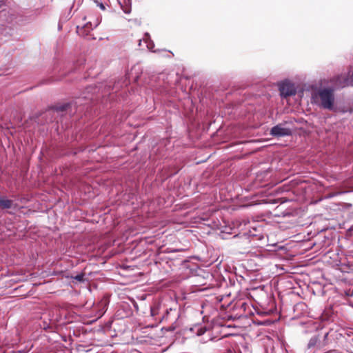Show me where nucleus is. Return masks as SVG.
I'll return each mask as SVG.
<instances>
[{
  "mask_svg": "<svg viewBox=\"0 0 353 353\" xmlns=\"http://www.w3.org/2000/svg\"><path fill=\"white\" fill-rule=\"evenodd\" d=\"M13 205V201L6 197L0 196V208L2 209H10Z\"/></svg>",
  "mask_w": 353,
  "mask_h": 353,
  "instance_id": "nucleus-6",
  "label": "nucleus"
},
{
  "mask_svg": "<svg viewBox=\"0 0 353 353\" xmlns=\"http://www.w3.org/2000/svg\"><path fill=\"white\" fill-rule=\"evenodd\" d=\"M328 333L325 332L323 334H317L312 336L308 342L307 348H316L320 349L324 347L326 345V339L327 337Z\"/></svg>",
  "mask_w": 353,
  "mask_h": 353,
  "instance_id": "nucleus-3",
  "label": "nucleus"
},
{
  "mask_svg": "<svg viewBox=\"0 0 353 353\" xmlns=\"http://www.w3.org/2000/svg\"><path fill=\"white\" fill-rule=\"evenodd\" d=\"M281 95L283 97L294 95L296 92L295 85L288 79L279 83Z\"/></svg>",
  "mask_w": 353,
  "mask_h": 353,
  "instance_id": "nucleus-2",
  "label": "nucleus"
},
{
  "mask_svg": "<svg viewBox=\"0 0 353 353\" xmlns=\"http://www.w3.org/2000/svg\"><path fill=\"white\" fill-rule=\"evenodd\" d=\"M312 100L322 108L332 110L334 101V90L330 88L321 89L312 94Z\"/></svg>",
  "mask_w": 353,
  "mask_h": 353,
  "instance_id": "nucleus-1",
  "label": "nucleus"
},
{
  "mask_svg": "<svg viewBox=\"0 0 353 353\" xmlns=\"http://www.w3.org/2000/svg\"><path fill=\"white\" fill-rule=\"evenodd\" d=\"M97 6L100 8L101 10H105V7L103 3L99 2L98 0H93Z\"/></svg>",
  "mask_w": 353,
  "mask_h": 353,
  "instance_id": "nucleus-8",
  "label": "nucleus"
},
{
  "mask_svg": "<svg viewBox=\"0 0 353 353\" xmlns=\"http://www.w3.org/2000/svg\"><path fill=\"white\" fill-rule=\"evenodd\" d=\"M291 134L290 128H285L282 124H279L271 129V134L274 137H284Z\"/></svg>",
  "mask_w": 353,
  "mask_h": 353,
  "instance_id": "nucleus-5",
  "label": "nucleus"
},
{
  "mask_svg": "<svg viewBox=\"0 0 353 353\" xmlns=\"http://www.w3.org/2000/svg\"><path fill=\"white\" fill-rule=\"evenodd\" d=\"M100 22H101V18L97 17L94 20L93 22L88 21L85 24L82 26L81 27L78 26L77 27V33L80 35H84L85 32H89L90 30H93L94 28H95L96 27H97L99 26Z\"/></svg>",
  "mask_w": 353,
  "mask_h": 353,
  "instance_id": "nucleus-4",
  "label": "nucleus"
},
{
  "mask_svg": "<svg viewBox=\"0 0 353 353\" xmlns=\"http://www.w3.org/2000/svg\"><path fill=\"white\" fill-rule=\"evenodd\" d=\"M143 41L145 43L147 48L150 50H153L154 47V42L151 40L150 36L148 33H145Z\"/></svg>",
  "mask_w": 353,
  "mask_h": 353,
  "instance_id": "nucleus-7",
  "label": "nucleus"
},
{
  "mask_svg": "<svg viewBox=\"0 0 353 353\" xmlns=\"http://www.w3.org/2000/svg\"><path fill=\"white\" fill-rule=\"evenodd\" d=\"M205 332V330L203 328H200L198 332V335H201Z\"/></svg>",
  "mask_w": 353,
  "mask_h": 353,
  "instance_id": "nucleus-9",
  "label": "nucleus"
},
{
  "mask_svg": "<svg viewBox=\"0 0 353 353\" xmlns=\"http://www.w3.org/2000/svg\"><path fill=\"white\" fill-rule=\"evenodd\" d=\"M77 279L81 280V276H77Z\"/></svg>",
  "mask_w": 353,
  "mask_h": 353,
  "instance_id": "nucleus-10",
  "label": "nucleus"
}]
</instances>
